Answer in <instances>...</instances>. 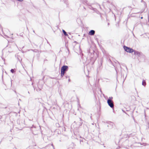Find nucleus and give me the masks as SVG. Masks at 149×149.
Here are the masks:
<instances>
[{"instance_id": "obj_1", "label": "nucleus", "mask_w": 149, "mask_h": 149, "mask_svg": "<svg viewBox=\"0 0 149 149\" xmlns=\"http://www.w3.org/2000/svg\"><path fill=\"white\" fill-rule=\"evenodd\" d=\"M124 48L126 52L128 53H131L134 52V50L132 49L125 46L124 47Z\"/></svg>"}, {"instance_id": "obj_2", "label": "nucleus", "mask_w": 149, "mask_h": 149, "mask_svg": "<svg viewBox=\"0 0 149 149\" xmlns=\"http://www.w3.org/2000/svg\"><path fill=\"white\" fill-rule=\"evenodd\" d=\"M68 66H63L61 69V76H63L64 75L65 71L67 69Z\"/></svg>"}, {"instance_id": "obj_3", "label": "nucleus", "mask_w": 149, "mask_h": 149, "mask_svg": "<svg viewBox=\"0 0 149 149\" xmlns=\"http://www.w3.org/2000/svg\"><path fill=\"white\" fill-rule=\"evenodd\" d=\"M107 103L111 107L113 108V102L111 100L108 99L107 100Z\"/></svg>"}, {"instance_id": "obj_4", "label": "nucleus", "mask_w": 149, "mask_h": 149, "mask_svg": "<svg viewBox=\"0 0 149 149\" xmlns=\"http://www.w3.org/2000/svg\"><path fill=\"white\" fill-rule=\"evenodd\" d=\"M95 31L94 30H91L89 32V34L91 35H93L94 34Z\"/></svg>"}, {"instance_id": "obj_5", "label": "nucleus", "mask_w": 149, "mask_h": 149, "mask_svg": "<svg viewBox=\"0 0 149 149\" xmlns=\"http://www.w3.org/2000/svg\"><path fill=\"white\" fill-rule=\"evenodd\" d=\"M63 31L65 36H68V34H67L66 32L64 30H63Z\"/></svg>"}, {"instance_id": "obj_6", "label": "nucleus", "mask_w": 149, "mask_h": 149, "mask_svg": "<svg viewBox=\"0 0 149 149\" xmlns=\"http://www.w3.org/2000/svg\"><path fill=\"white\" fill-rule=\"evenodd\" d=\"M146 83L144 81H143V82H142V85L143 86H144L146 85Z\"/></svg>"}, {"instance_id": "obj_7", "label": "nucleus", "mask_w": 149, "mask_h": 149, "mask_svg": "<svg viewBox=\"0 0 149 149\" xmlns=\"http://www.w3.org/2000/svg\"><path fill=\"white\" fill-rule=\"evenodd\" d=\"M134 54L135 55H138L139 54V53L138 52H134Z\"/></svg>"}, {"instance_id": "obj_8", "label": "nucleus", "mask_w": 149, "mask_h": 149, "mask_svg": "<svg viewBox=\"0 0 149 149\" xmlns=\"http://www.w3.org/2000/svg\"><path fill=\"white\" fill-rule=\"evenodd\" d=\"M11 72L12 73H13L14 72V70L12 69L11 70Z\"/></svg>"}, {"instance_id": "obj_9", "label": "nucleus", "mask_w": 149, "mask_h": 149, "mask_svg": "<svg viewBox=\"0 0 149 149\" xmlns=\"http://www.w3.org/2000/svg\"><path fill=\"white\" fill-rule=\"evenodd\" d=\"M112 99V97H110L109 98V99H110L111 100V99Z\"/></svg>"}]
</instances>
